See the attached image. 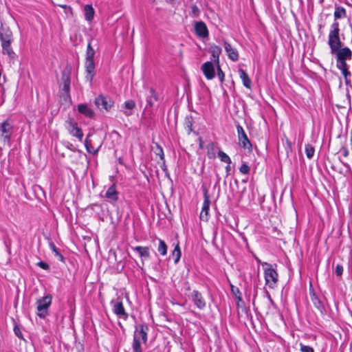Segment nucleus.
<instances>
[{"instance_id":"35","label":"nucleus","mask_w":352,"mask_h":352,"mask_svg":"<svg viewBox=\"0 0 352 352\" xmlns=\"http://www.w3.org/2000/svg\"><path fill=\"white\" fill-rule=\"evenodd\" d=\"M172 255L174 257L175 263H178V261H179L180 257H181V251H180L179 244H177L176 246L175 247V248L172 252Z\"/></svg>"},{"instance_id":"6","label":"nucleus","mask_w":352,"mask_h":352,"mask_svg":"<svg viewBox=\"0 0 352 352\" xmlns=\"http://www.w3.org/2000/svg\"><path fill=\"white\" fill-rule=\"evenodd\" d=\"M94 103L100 110L109 111L114 105V100L109 96L99 95L95 98Z\"/></svg>"},{"instance_id":"48","label":"nucleus","mask_w":352,"mask_h":352,"mask_svg":"<svg viewBox=\"0 0 352 352\" xmlns=\"http://www.w3.org/2000/svg\"><path fill=\"white\" fill-rule=\"evenodd\" d=\"M50 248L55 253V255L59 252L54 243H50Z\"/></svg>"},{"instance_id":"17","label":"nucleus","mask_w":352,"mask_h":352,"mask_svg":"<svg viewBox=\"0 0 352 352\" xmlns=\"http://www.w3.org/2000/svg\"><path fill=\"white\" fill-rule=\"evenodd\" d=\"M328 45L331 52H336L338 47L343 45L340 35L338 36H328Z\"/></svg>"},{"instance_id":"55","label":"nucleus","mask_w":352,"mask_h":352,"mask_svg":"<svg viewBox=\"0 0 352 352\" xmlns=\"http://www.w3.org/2000/svg\"><path fill=\"white\" fill-rule=\"evenodd\" d=\"M167 2H171L173 1V0H166Z\"/></svg>"},{"instance_id":"54","label":"nucleus","mask_w":352,"mask_h":352,"mask_svg":"<svg viewBox=\"0 0 352 352\" xmlns=\"http://www.w3.org/2000/svg\"><path fill=\"white\" fill-rule=\"evenodd\" d=\"M213 146H214V144H213L212 142H211V143L208 145V146H210L211 148H212V147H213Z\"/></svg>"},{"instance_id":"3","label":"nucleus","mask_w":352,"mask_h":352,"mask_svg":"<svg viewBox=\"0 0 352 352\" xmlns=\"http://www.w3.org/2000/svg\"><path fill=\"white\" fill-rule=\"evenodd\" d=\"M262 265L267 266L264 269V277L266 285L270 288H274L278 282V277L276 270L272 267V265L267 263H263Z\"/></svg>"},{"instance_id":"7","label":"nucleus","mask_w":352,"mask_h":352,"mask_svg":"<svg viewBox=\"0 0 352 352\" xmlns=\"http://www.w3.org/2000/svg\"><path fill=\"white\" fill-rule=\"evenodd\" d=\"M65 126L69 133L74 137L77 138L80 141H82L83 138V133L78 123L73 118H69L65 122Z\"/></svg>"},{"instance_id":"44","label":"nucleus","mask_w":352,"mask_h":352,"mask_svg":"<svg viewBox=\"0 0 352 352\" xmlns=\"http://www.w3.org/2000/svg\"><path fill=\"white\" fill-rule=\"evenodd\" d=\"M14 334L19 338H21V339H23V334L21 331V329L19 327L18 325H15L14 327Z\"/></svg>"},{"instance_id":"30","label":"nucleus","mask_w":352,"mask_h":352,"mask_svg":"<svg viewBox=\"0 0 352 352\" xmlns=\"http://www.w3.org/2000/svg\"><path fill=\"white\" fill-rule=\"evenodd\" d=\"M91 40L92 39H91L87 44L85 60H94V58L95 50L91 46Z\"/></svg>"},{"instance_id":"1","label":"nucleus","mask_w":352,"mask_h":352,"mask_svg":"<svg viewBox=\"0 0 352 352\" xmlns=\"http://www.w3.org/2000/svg\"><path fill=\"white\" fill-rule=\"evenodd\" d=\"M332 55L335 56L336 60V67L340 69L344 77L346 83L348 84V77L351 76L349 71V65L346 60L352 59V51L348 47H338L336 52H331Z\"/></svg>"},{"instance_id":"20","label":"nucleus","mask_w":352,"mask_h":352,"mask_svg":"<svg viewBox=\"0 0 352 352\" xmlns=\"http://www.w3.org/2000/svg\"><path fill=\"white\" fill-rule=\"evenodd\" d=\"M209 52L212 54V60L216 65L219 64V56L221 53V48L217 45L211 46Z\"/></svg>"},{"instance_id":"43","label":"nucleus","mask_w":352,"mask_h":352,"mask_svg":"<svg viewBox=\"0 0 352 352\" xmlns=\"http://www.w3.org/2000/svg\"><path fill=\"white\" fill-rule=\"evenodd\" d=\"M239 170L243 174H248L250 172V167L246 164H243L240 166Z\"/></svg>"},{"instance_id":"52","label":"nucleus","mask_w":352,"mask_h":352,"mask_svg":"<svg viewBox=\"0 0 352 352\" xmlns=\"http://www.w3.org/2000/svg\"><path fill=\"white\" fill-rule=\"evenodd\" d=\"M134 352H143L142 349H133Z\"/></svg>"},{"instance_id":"9","label":"nucleus","mask_w":352,"mask_h":352,"mask_svg":"<svg viewBox=\"0 0 352 352\" xmlns=\"http://www.w3.org/2000/svg\"><path fill=\"white\" fill-rule=\"evenodd\" d=\"M236 131L238 133V138L241 144V146L244 148H250L252 147V144L243 128L240 124H238L236 126Z\"/></svg>"},{"instance_id":"5","label":"nucleus","mask_w":352,"mask_h":352,"mask_svg":"<svg viewBox=\"0 0 352 352\" xmlns=\"http://www.w3.org/2000/svg\"><path fill=\"white\" fill-rule=\"evenodd\" d=\"M12 131L13 126L8 120L0 123V140L4 144H10Z\"/></svg>"},{"instance_id":"4","label":"nucleus","mask_w":352,"mask_h":352,"mask_svg":"<svg viewBox=\"0 0 352 352\" xmlns=\"http://www.w3.org/2000/svg\"><path fill=\"white\" fill-rule=\"evenodd\" d=\"M52 296L47 295L36 301L37 315L41 318H44L48 314V308L52 304Z\"/></svg>"},{"instance_id":"38","label":"nucleus","mask_w":352,"mask_h":352,"mask_svg":"<svg viewBox=\"0 0 352 352\" xmlns=\"http://www.w3.org/2000/svg\"><path fill=\"white\" fill-rule=\"evenodd\" d=\"M231 291H232V294H234V296H235V298L239 301L242 300L241 293L238 287H235L233 285H231Z\"/></svg>"},{"instance_id":"37","label":"nucleus","mask_w":352,"mask_h":352,"mask_svg":"<svg viewBox=\"0 0 352 352\" xmlns=\"http://www.w3.org/2000/svg\"><path fill=\"white\" fill-rule=\"evenodd\" d=\"M314 152L315 149L311 145L307 144L305 146V153L307 158L311 159L314 156Z\"/></svg>"},{"instance_id":"2","label":"nucleus","mask_w":352,"mask_h":352,"mask_svg":"<svg viewBox=\"0 0 352 352\" xmlns=\"http://www.w3.org/2000/svg\"><path fill=\"white\" fill-rule=\"evenodd\" d=\"M148 330V327L145 324H139L135 326L132 343L133 349H142L141 340L144 344L147 342Z\"/></svg>"},{"instance_id":"11","label":"nucleus","mask_w":352,"mask_h":352,"mask_svg":"<svg viewBox=\"0 0 352 352\" xmlns=\"http://www.w3.org/2000/svg\"><path fill=\"white\" fill-rule=\"evenodd\" d=\"M113 312L118 316L120 318L126 320L129 314L126 312L124 305L122 302H113L111 301Z\"/></svg>"},{"instance_id":"36","label":"nucleus","mask_w":352,"mask_h":352,"mask_svg":"<svg viewBox=\"0 0 352 352\" xmlns=\"http://www.w3.org/2000/svg\"><path fill=\"white\" fill-rule=\"evenodd\" d=\"M85 146L86 147L87 152L92 153L94 155L98 153V149H95L94 148H93V146H91V141L88 138H86L85 141Z\"/></svg>"},{"instance_id":"27","label":"nucleus","mask_w":352,"mask_h":352,"mask_svg":"<svg viewBox=\"0 0 352 352\" xmlns=\"http://www.w3.org/2000/svg\"><path fill=\"white\" fill-rule=\"evenodd\" d=\"M124 106L127 109L124 111V115L126 116H131L133 114L131 110L135 108V102L133 100H129L124 102Z\"/></svg>"},{"instance_id":"56","label":"nucleus","mask_w":352,"mask_h":352,"mask_svg":"<svg viewBox=\"0 0 352 352\" xmlns=\"http://www.w3.org/2000/svg\"><path fill=\"white\" fill-rule=\"evenodd\" d=\"M187 289L188 291H189V290H190V287L188 286V287H187V289Z\"/></svg>"},{"instance_id":"32","label":"nucleus","mask_w":352,"mask_h":352,"mask_svg":"<svg viewBox=\"0 0 352 352\" xmlns=\"http://www.w3.org/2000/svg\"><path fill=\"white\" fill-rule=\"evenodd\" d=\"M340 35L339 23L338 21H333L331 25L329 36H338Z\"/></svg>"},{"instance_id":"49","label":"nucleus","mask_w":352,"mask_h":352,"mask_svg":"<svg viewBox=\"0 0 352 352\" xmlns=\"http://www.w3.org/2000/svg\"><path fill=\"white\" fill-rule=\"evenodd\" d=\"M225 169H226V175L228 176L230 174V170H231L230 164H227Z\"/></svg>"},{"instance_id":"8","label":"nucleus","mask_w":352,"mask_h":352,"mask_svg":"<svg viewBox=\"0 0 352 352\" xmlns=\"http://www.w3.org/2000/svg\"><path fill=\"white\" fill-rule=\"evenodd\" d=\"M190 298L199 309H203L206 307V300L199 291L193 290L190 295Z\"/></svg>"},{"instance_id":"33","label":"nucleus","mask_w":352,"mask_h":352,"mask_svg":"<svg viewBox=\"0 0 352 352\" xmlns=\"http://www.w3.org/2000/svg\"><path fill=\"white\" fill-rule=\"evenodd\" d=\"M218 157L221 162L226 163L227 164H231V159L225 152L219 151L218 152Z\"/></svg>"},{"instance_id":"28","label":"nucleus","mask_w":352,"mask_h":352,"mask_svg":"<svg viewBox=\"0 0 352 352\" xmlns=\"http://www.w3.org/2000/svg\"><path fill=\"white\" fill-rule=\"evenodd\" d=\"M192 124H193V118L192 116H187L185 118L184 120V126L185 129L187 131V133L190 134L192 132Z\"/></svg>"},{"instance_id":"21","label":"nucleus","mask_w":352,"mask_h":352,"mask_svg":"<svg viewBox=\"0 0 352 352\" xmlns=\"http://www.w3.org/2000/svg\"><path fill=\"white\" fill-rule=\"evenodd\" d=\"M239 77L242 80L243 85L248 89H251L252 87V81L249 78L248 74L243 69H239L238 70Z\"/></svg>"},{"instance_id":"10","label":"nucleus","mask_w":352,"mask_h":352,"mask_svg":"<svg viewBox=\"0 0 352 352\" xmlns=\"http://www.w3.org/2000/svg\"><path fill=\"white\" fill-rule=\"evenodd\" d=\"M201 71L208 80H212L215 76L214 63L212 61H207L201 66Z\"/></svg>"},{"instance_id":"29","label":"nucleus","mask_w":352,"mask_h":352,"mask_svg":"<svg viewBox=\"0 0 352 352\" xmlns=\"http://www.w3.org/2000/svg\"><path fill=\"white\" fill-rule=\"evenodd\" d=\"M11 43L12 42H3L1 43V46L3 49V52L5 54H7L10 57H12V56L14 54L13 50L11 47Z\"/></svg>"},{"instance_id":"58","label":"nucleus","mask_w":352,"mask_h":352,"mask_svg":"<svg viewBox=\"0 0 352 352\" xmlns=\"http://www.w3.org/2000/svg\"><path fill=\"white\" fill-rule=\"evenodd\" d=\"M351 318H352V311H351Z\"/></svg>"},{"instance_id":"51","label":"nucleus","mask_w":352,"mask_h":352,"mask_svg":"<svg viewBox=\"0 0 352 352\" xmlns=\"http://www.w3.org/2000/svg\"><path fill=\"white\" fill-rule=\"evenodd\" d=\"M56 256H57L60 261H63V255L60 252L56 254Z\"/></svg>"},{"instance_id":"14","label":"nucleus","mask_w":352,"mask_h":352,"mask_svg":"<svg viewBox=\"0 0 352 352\" xmlns=\"http://www.w3.org/2000/svg\"><path fill=\"white\" fill-rule=\"evenodd\" d=\"M309 294L311 300L313 302L314 307L320 312V314H323L326 311L325 307L322 301L315 293L314 289H309Z\"/></svg>"},{"instance_id":"50","label":"nucleus","mask_w":352,"mask_h":352,"mask_svg":"<svg viewBox=\"0 0 352 352\" xmlns=\"http://www.w3.org/2000/svg\"><path fill=\"white\" fill-rule=\"evenodd\" d=\"M266 295H267V297L268 300H270V302L272 304H274V301H273V300L272 299L271 296L270 295V294H269V292H266Z\"/></svg>"},{"instance_id":"39","label":"nucleus","mask_w":352,"mask_h":352,"mask_svg":"<svg viewBox=\"0 0 352 352\" xmlns=\"http://www.w3.org/2000/svg\"><path fill=\"white\" fill-rule=\"evenodd\" d=\"M155 154L159 155L160 157V160H163L164 162V154L162 148L158 144H156V149L155 151Z\"/></svg>"},{"instance_id":"19","label":"nucleus","mask_w":352,"mask_h":352,"mask_svg":"<svg viewBox=\"0 0 352 352\" xmlns=\"http://www.w3.org/2000/svg\"><path fill=\"white\" fill-rule=\"evenodd\" d=\"M105 197L111 201H117L118 200V192L116 190V184H112L106 191Z\"/></svg>"},{"instance_id":"47","label":"nucleus","mask_w":352,"mask_h":352,"mask_svg":"<svg viewBox=\"0 0 352 352\" xmlns=\"http://www.w3.org/2000/svg\"><path fill=\"white\" fill-rule=\"evenodd\" d=\"M340 151L342 152L344 157H346L349 155V149L346 147H342Z\"/></svg>"},{"instance_id":"53","label":"nucleus","mask_w":352,"mask_h":352,"mask_svg":"<svg viewBox=\"0 0 352 352\" xmlns=\"http://www.w3.org/2000/svg\"><path fill=\"white\" fill-rule=\"evenodd\" d=\"M200 141V143H199V146L201 148L202 147V141H201V139L199 140Z\"/></svg>"},{"instance_id":"41","label":"nucleus","mask_w":352,"mask_h":352,"mask_svg":"<svg viewBox=\"0 0 352 352\" xmlns=\"http://www.w3.org/2000/svg\"><path fill=\"white\" fill-rule=\"evenodd\" d=\"M300 350L301 352H314V349L309 346L304 345L302 343H300Z\"/></svg>"},{"instance_id":"45","label":"nucleus","mask_w":352,"mask_h":352,"mask_svg":"<svg viewBox=\"0 0 352 352\" xmlns=\"http://www.w3.org/2000/svg\"><path fill=\"white\" fill-rule=\"evenodd\" d=\"M343 267L341 265H337L335 270V273L338 276H342L343 273Z\"/></svg>"},{"instance_id":"24","label":"nucleus","mask_w":352,"mask_h":352,"mask_svg":"<svg viewBox=\"0 0 352 352\" xmlns=\"http://www.w3.org/2000/svg\"><path fill=\"white\" fill-rule=\"evenodd\" d=\"M132 250L137 252L142 258H148L150 257L148 247L136 246L132 247Z\"/></svg>"},{"instance_id":"16","label":"nucleus","mask_w":352,"mask_h":352,"mask_svg":"<svg viewBox=\"0 0 352 352\" xmlns=\"http://www.w3.org/2000/svg\"><path fill=\"white\" fill-rule=\"evenodd\" d=\"M195 32L199 38H206L208 36V30L203 21H198L195 23Z\"/></svg>"},{"instance_id":"31","label":"nucleus","mask_w":352,"mask_h":352,"mask_svg":"<svg viewBox=\"0 0 352 352\" xmlns=\"http://www.w3.org/2000/svg\"><path fill=\"white\" fill-rule=\"evenodd\" d=\"M62 80L63 82V90L69 94L70 89V78L69 75H66L65 74H63Z\"/></svg>"},{"instance_id":"13","label":"nucleus","mask_w":352,"mask_h":352,"mask_svg":"<svg viewBox=\"0 0 352 352\" xmlns=\"http://www.w3.org/2000/svg\"><path fill=\"white\" fill-rule=\"evenodd\" d=\"M223 47L228 58L232 61H237L239 58L237 50L227 41H223Z\"/></svg>"},{"instance_id":"57","label":"nucleus","mask_w":352,"mask_h":352,"mask_svg":"<svg viewBox=\"0 0 352 352\" xmlns=\"http://www.w3.org/2000/svg\"><path fill=\"white\" fill-rule=\"evenodd\" d=\"M322 25H319L320 28H322Z\"/></svg>"},{"instance_id":"46","label":"nucleus","mask_w":352,"mask_h":352,"mask_svg":"<svg viewBox=\"0 0 352 352\" xmlns=\"http://www.w3.org/2000/svg\"><path fill=\"white\" fill-rule=\"evenodd\" d=\"M37 265L43 270H48L50 268L49 265L43 261L38 262Z\"/></svg>"},{"instance_id":"34","label":"nucleus","mask_w":352,"mask_h":352,"mask_svg":"<svg viewBox=\"0 0 352 352\" xmlns=\"http://www.w3.org/2000/svg\"><path fill=\"white\" fill-rule=\"evenodd\" d=\"M158 241L159 246L157 250L162 256H164L167 254V245L164 241L162 240L161 239H159Z\"/></svg>"},{"instance_id":"18","label":"nucleus","mask_w":352,"mask_h":352,"mask_svg":"<svg viewBox=\"0 0 352 352\" xmlns=\"http://www.w3.org/2000/svg\"><path fill=\"white\" fill-rule=\"evenodd\" d=\"M0 40L1 43L12 42V32L6 25H1L0 28Z\"/></svg>"},{"instance_id":"42","label":"nucleus","mask_w":352,"mask_h":352,"mask_svg":"<svg viewBox=\"0 0 352 352\" xmlns=\"http://www.w3.org/2000/svg\"><path fill=\"white\" fill-rule=\"evenodd\" d=\"M217 76L221 82L224 81V73L223 72L222 69H221L219 64L217 65Z\"/></svg>"},{"instance_id":"25","label":"nucleus","mask_w":352,"mask_h":352,"mask_svg":"<svg viewBox=\"0 0 352 352\" xmlns=\"http://www.w3.org/2000/svg\"><path fill=\"white\" fill-rule=\"evenodd\" d=\"M333 16L334 21H337V20L340 19L345 18L346 16V10L342 6H336Z\"/></svg>"},{"instance_id":"23","label":"nucleus","mask_w":352,"mask_h":352,"mask_svg":"<svg viewBox=\"0 0 352 352\" xmlns=\"http://www.w3.org/2000/svg\"><path fill=\"white\" fill-rule=\"evenodd\" d=\"M84 14L86 21H91L94 19L95 11L91 5L87 4L84 6Z\"/></svg>"},{"instance_id":"40","label":"nucleus","mask_w":352,"mask_h":352,"mask_svg":"<svg viewBox=\"0 0 352 352\" xmlns=\"http://www.w3.org/2000/svg\"><path fill=\"white\" fill-rule=\"evenodd\" d=\"M199 14H200V10H199V8L195 5L192 6L190 16L192 17H197V16H199Z\"/></svg>"},{"instance_id":"26","label":"nucleus","mask_w":352,"mask_h":352,"mask_svg":"<svg viewBox=\"0 0 352 352\" xmlns=\"http://www.w3.org/2000/svg\"><path fill=\"white\" fill-rule=\"evenodd\" d=\"M157 100V95L155 91L153 88H151L149 89V95L146 98L147 105H148L149 107H153L154 102Z\"/></svg>"},{"instance_id":"22","label":"nucleus","mask_w":352,"mask_h":352,"mask_svg":"<svg viewBox=\"0 0 352 352\" xmlns=\"http://www.w3.org/2000/svg\"><path fill=\"white\" fill-rule=\"evenodd\" d=\"M79 113L88 118H93L94 116V111L89 108L86 104H80L78 106Z\"/></svg>"},{"instance_id":"15","label":"nucleus","mask_w":352,"mask_h":352,"mask_svg":"<svg viewBox=\"0 0 352 352\" xmlns=\"http://www.w3.org/2000/svg\"><path fill=\"white\" fill-rule=\"evenodd\" d=\"M85 67L86 72V79L91 82L95 75V63L94 60H85Z\"/></svg>"},{"instance_id":"12","label":"nucleus","mask_w":352,"mask_h":352,"mask_svg":"<svg viewBox=\"0 0 352 352\" xmlns=\"http://www.w3.org/2000/svg\"><path fill=\"white\" fill-rule=\"evenodd\" d=\"M210 201L208 195L207 191L204 193V200L202 206V209L200 213V219L207 221L208 219V212L210 209Z\"/></svg>"}]
</instances>
